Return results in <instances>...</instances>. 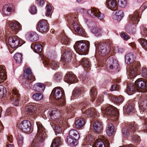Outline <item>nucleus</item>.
Wrapping results in <instances>:
<instances>
[{
  "instance_id": "obj_1",
  "label": "nucleus",
  "mask_w": 147,
  "mask_h": 147,
  "mask_svg": "<svg viewBox=\"0 0 147 147\" xmlns=\"http://www.w3.org/2000/svg\"><path fill=\"white\" fill-rule=\"evenodd\" d=\"M37 132L30 147H41L44 144V141L47 137L45 128L40 122L36 123Z\"/></svg>"
},
{
  "instance_id": "obj_2",
  "label": "nucleus",
  "mask_w": 147,
  "mask_h": 147,
  "mask_svg": "<svg viewBox=\"0 0 147 147\" xmlns=\"http://www.w3.org/2000/svg\"><path fill=\"white\" fill-rule=\"evenodd\" d=\"M88 105L87 101H84L82 103L76 104L74 107L69 105L66 109L67 112L69 113L73 111L75 109H80L83 116L85 117H88L92 116L95 117H97L98 113L95 109H88L85 110L84 108Z\"/></svg>"
},
{
  "instance_id": "obj_3",
  "label": "nucleus",
  "mask_w": 147,
  "mask_h": 147,
  "mask_svg": "<svg viewBox=\"0 0 147 147\" xmlns=\"http://www.w3.org/2000/svg\"><path fill=\"white\" fill-rule=\"evenodd\" d=\"M125 62L128 64H130V67L127 71L129 76L132 78L135 77L140 66L139 61H134L136 57L132 53H130L127 54L125 57Z\"/></svg>"
},
{
  "instance_id": "obj_4",
  "label": "nucleus",
  "mask_w": 147,
  "mask_h": 147,
  "mask_svg": "<svg viewBox=\"0 0 147 147\" xmlns=\"http://www.w3.org/2000/svg\"><path fill=\"white\" fill-rule=\"evenodd\" d=\"M62 88L59 87L54 88L51 92L54 98L58 100L57 102L53 105H57L58 106L63 107L66 104L64 93L62 91Z\"/></svg>"
},
{
  "instance_id": "obj_5",
  "label": "nucleus",
  "mask_w": 147,
  "mask_h": 147,
  "mask_svg": "<svg viewBox=\"0 0 147 147\" xmlns=\"http://www.w3.org/2000/svg\"><path fill=\"white\" fill-rule=\"evenodd\" d=\"M90 47V42L88 41H77L74 48L76 52L80 55L86 54Z\"/></svg>"
},
{
  "instance_id": "obj_6",
  "label": "nucleus",
  "mask_w": 147,
  "mask_h": 147,
  "mask_svg": "<svg viewBox=\"0 0 147 147\" xmlns=\"http://www.w3.org/2000/svg\"><path fill=\"white\" fill-rule=\"evenodd\" d=\"M102 111L104 116L110 118L112 120L117 119L118 117V111L116 108L111 105H107L102 109Z\"/></svg>"
},
{
  "instance_id": "obj_7",
  "label": "nucleus",
  "mask_w": 147,
  "mask_h": 147,
  "mask_svg": "<svg viewBox=\"0 0 147 147\" xmlns=\"http://www.w3.org/2000/svg\"><path fill=\"white\" fill-rule=\"evenodd\" d=\"M69 135L67 138L68 144L72 146L77 145L78 143V140L80 138L78 131L75 129H71L69 131Z\"/></svg>"
},
{
  "instance_id": "obj_8",
  "label": "nucleus",
  "mask_w": 147,
  "mask_h": 147,
  "mask_svg": "<svg viewBox=\"0 0 147 147\" xmlns=\"http://www.w3.org/2000/svg\"><path fill=\"white\" fill-rule=\"evenodd\" d=\"M138 126L135 122H131L128 124L127 127L124 128L122 130V136L123 138H126L132 134L134 133L137 130Z\"/></svg>"
},
{
  "instance_id": "obj_9",
  "label": "nucleus",
  "mask_w": 147,
  "mask_h": 147,
  "mask_svg": "<svg viewBox=\"0 0 147 147\" xmlns=\"http://www.w3.org/2000/svg\"><path fill=\"white\" fill-rule=\"evenodd\" d=\"M61 51L62 54L61 56L62 60L64 63H69L71 59L72 56V51L69 48L63 46Z\"/></svg>"
},
{
  "instance_id": "obj_10",
  "label": "nucleus",
  "mask_w": 147,
  "mask_h": 147,
  "mask_svg": "<svg viewBox=\"0 0 147 147\" xmlns=\"http://www.w3.org/2000/svg\"><path fill=\"white\" fill-rule=\"evenodd\" d=\"M38 105L35 103H32L27 104L25 109L26 113L29 115H31V117L35 119L36 113L37 112L38 109L37 107Z\"/></svg>"
},
{
  "instance_id": "obj_11",
  "label": "nucleus",
  "mask_w": 147,
  "mask_h": 147,
  "mask_svg": "<svg viewBox=\"0 0 147 147\" xmlns=\"http://www.w3.org/2000/svg\"><path fill=\"white\" fill-rule=\"evenodd\" d=\"M20 95L16 88H11V90H10V102L14 105L17 106L19 103L18 98Z\"/></svg>"
},
{
  "instance_id": "obj_12",
  "label": "nucleus",
  "mask_w": 147,
  "mask_h": 147,
  "mask_svg": "<svg viewBox=\"0 0 147 147\" xmlns=\"http://www.w3.org/2000/svg\"><path fill=\"white\" fill-rule=\"evenodd\" d=\"M96 51L101 56H103L108 54L110 49L109 45L104 43H100L97 47L96 46Z\"/></svg>"
},
{
  "instance_id": "obj_13",
  "label": "nucleus",
  "mask_w": 147,
  "mask_h": 147,
  "mask_svg": "<svg viewBox=\"0 0 147 147\" xmlns=\"http://www.w3.org/2000/svg\"><path fill=\"white\" fill-rule=\"evenodd\" d=\"M88 14L93 18H97L101 20L105 18L104 14L101 13L99 10L96 8H92L88 10Z\"/></svg>"
},
{
  "instance_id": "obj_14",
  "label": "nucleus",
  "mask_w": 147,
  "mask_h": 147,
  "mask_svg": "<svg viewBox=\"0 0 147 147\" xmlns=\"http://www.w3.org/2000/svg\"><path fill=\"white\" fill-rule=\"evenodd\" d=\"M61 107L58 106L57 105H53L52 108L53 109L51 112H49V114L50 118L53 120L56 119L57 122V119L59 117V110Z\"/></svg>"
},
{
  "instance_id": "obj_15",
  "label": "nucleus",
  "mask_w": 147,
  "mask_h": 147,
  "mask_svg": "<svg viewBox=\"0 0 147 147\" xmlns=\"http://www.w3.org/2000/svg\"><path fill=\"white\" fill-rule=\"evenodd\" d=\"M21 30V26L18 22L10 21V32L16 34Z\"/></svg>"
},
{
  "instance_id": "obj_16",
  "label": "nucleus",
  "mask_w": 147,
  "mask_h": 147,
  "mask_svg": "<svg viewBox=\"0 0 147 147\" xmlns=\"http://www.w3.org/2000/svg\"><path fill=\"white\" fill-rule=\"evenodd\" d=\"M107 64L110 69H113L114 71H117L119 67L118 61L113 57L108 59L107 61Z\"/></svg>"
},
{
  "instance_id": "obj_17",
  "label": "nucleus",
  "mask_w": 147,
  "mask_h": 147,
  "mask_svg": "<svg viewBox=\"0 0 147 147\" xmlns=\"http://www.w3.org/2000/svg\"><path fill=\"white\" fill-rule=\"evenodd\" d=\"M31 124L28 120H25L22 122L19 125V128L21 130L24 132H28L31 129Z\"/></svg>"
},
{
  "instance_id": "obj_18",
  "label": "nucleus",
  "mask_w": 147,
  "mask_h": 147,
  "mask_svg": "<svg viewBox=\"0 0 147 147\" xmlns=\"http://www.w3.org/2000/svg\"><path fill=\"white\" fill-rule=\"evenodd\" d=\"M139 107L143 112L147 111V97L141 96L139 100Z\"/></svg>"
},
{
  "instance_id": "obj_19",
  "label": "nucleus",
  "mask_w": 147,
  "mask_h": 147,
  "mask_svg": "<svg viewBox=\"0 0 147 147\" xmlns=\"http://www.w3.org/2000/svg\"><path fill=\"white\" fill-rule=\"evenodd\" d=\"M90 126L93 127L94 131L96 133H99L102 131V125L101 123L98 121L94 120L91 121Z\"/></svg>"
},
{
  "instance_id": "obj_20",
  "label": "nucleus",
  "mask_w": 147,
  "mask_h": 147,
  "mask_svg": "<svg viewBox=\"0 0 147 147\" xmlns=\"http://www.w3.org/2000/svg\"><path fill=\"white\" fill-rule=\"evenodd\" d=\"M47 23V20H45L40 21L38 24L37 30L41 33L46 32L48 28Z\"/></svg>"
},
{
  "instance_id": "obj_21",
  "label": "nucleus",
  "mask_w": 147,
  "mask_h": 147,
  "mask_svg": "<svg viewBox=\"0 0 147 147\" xmlns=\"http://www.w3.org/2000/svg\"><path fill=\"white\" fill-rule=\"evenodd\" d=\"M64 81L68 83H73L78 81L76 76L74 74L67 73L65 76Z\"/></svg>"
},
{
  "instance_id": "obj_22",
  "label": "nucleus",
  "mask_w": 147,
  "mask_h": 147,
  "mask_svg": "<svg viewBox=\"0 0 147 147\" xmlns=\"http://www.w3.org/2000/svg\"><path fill=\"white\" fill-rule=\"evenodd\" d=\"M136 87L143 89L144 91H147V84L142 79L139 78L135 82Z\"/></svg>"
},
{
  "instance_id": "obj_23",
  "label": "nucleus",
  "mask_w": 147,
  "mask_h": 147,
  "mask_svg": "<svg viewBox=\"0 0 147 147\" xmlns=\"http://www.w3.org/2000/svg\"><path fill=\"white\" fill-rule=\"evenodd\" d=\"M73 25L74 30L78 34L82 36H86L85 32L80 27L79 25L76 22H73Z\"/></svg>"
},
{
  "instance_id": "obj_24",
  "label": "nucleus",
  "mask_w": 147,
  "mask_h": 147,
  "mask_svg": "<svg viewBox=\"0 0 147 147\" xmlns=\"http://www.w3.org/2000/svg\"><path fill=\"white\" fill-rule=\"evenodd\" d=\"M19 43L20 41L17 36H10V47L12 48H17Z\"/></svg>"
},
{
  "instance_id": "obj_25",
  "label": "nucleus",
  "mask_w": 147,
  "mask_h": 147,
  "mask_svg": "<svg viewBox=\"0 0 147 147\" xmlns=\"http://www.w3.org/2000/svg\"><path fill=\"white\" fill-rule=\"evenodd\" d=\"M106 5L111 10L115 11L118 8L116 0H107Z\"/></svg>"
},
{
  "instance_id": "obj_26",
  "label": "nucleus",
  "mask_w": 147,
  "mask_h": 147,
  "mask_svg": "<svg viewBox=\"0 0 147 147\" xmlns=\"http://www.w3.org/2000/svg\"><path fill=\"white\" fill-rule=\"evenodd\" d=\"M129 21L134 24H137L139 21V18L138 11H135L133 15L129 16Z\"/></svg>"
},
{
  "instance_id": "obj_27",
  "label": "nucleus",
  "mask_w": 147,
  "mask_h": 147,
  "mask_svg": "<svg viewBox=\"0 0 147 147\" xmlns=\"http://www.w3.org/2000/svg\"><path fill=\"white\" fill-rule=\"evenodd\" d=\"M26 37L28 40L32 42L36 41L39 38L38 34L34 32H28L26 35Z\"/></svg>"
},
{
  "instance_id": "obj_28",
  "label": "nucleus",
  "mask_w": 147,
  "mask_h": 147,
  "mask_svg": "<svg viewBox=\"0 0 147 147\" xmlns=\"http://www.w3.org/2000/svg\"><path fill=\"white\" fill-rule=\"evenodd\" d=\"M24 77L26 79L32 80L33 81H34L35 80L34 77L32 74L31 70L29 68L25 69L24 71Z\"/></svg>"
},
{
  "instance_id": "obj_29",
  "label": "nucleus",
  "mask_w": 147,
  "mask_h": 147,
  "mask_svg": "<svg viewBox=\"0 0 147 147\" xmlns=\"http://www.w3.org/2000/svg\"><path fill=\"white\" fill-rule=\"evenodd\" d=\"M109 98L111 101L117 104H120L123 101V97L121 96H115L112 95H110L109 96Z\"/></svg>"
},
{
  "instance_id": "obj_30",
  "label": "nucleus",
  "mask_w": 147,
  "mask_h": 147,
  "mask_svg": "<svg viewBox=\"0 0 147 147\" xmlns=\"http://www.w3.org/2000/svg\"><path fill=\"white\" fill-rule=\"evenodd\" d=\"M6 76L5 67L2 65L0 66V83L6 79Z\"/></svg>"
},
{
  "instance_id": "obj_31",
  "label": "nucleus",
  "mask_w": 147,
  "mask_h": 147,
  "mask_svg": "<svg viewBox=\"0 0 147 147\" xmlns=\"http://www.w3.org/2000/svg\"><path fill=\"white\" fill-rule=\"evenodd\" d=\"M137 89L136 87L133 84H130L127 85V90L128 94H133Z\"/></svg>"
},
{
  "instance_id": "obj_32",
  "label": "nucleus",
  "mask_w": 147,
  "mask_h": 147,
  "mask_svg": "<svg viewBox=\"0 0 147 147\" xmlns=\"http://www.w3.org/2000/svg\"><path fill=\"white\" fill-rule=\"evenodd\" d=\"M59 39L62 43L65 45L68 44L69 42V39L65 35V33H63L59 36Z\"/></svg>"
},
{
  "instance_id": "obj_33",
  "label": "nucleus",
  "mask_w": 147,
  "mask_h": 147,
  "mask_svg": "<svg viewBox=\"0 0 147 147\" xmlns=\"http://www.w3.org/2000/svg\"><path fill=\"white\" fill-rule=\"evenodd\" d=\"M33 89L36 91L42 92L44 91L45 87L44 85L40 83H38L35 84L33 87Z\"/></svg>"
},
{
  "instance_id": "obj_34",
  "label": "nucleus",
  "mask_w": 147,
  "mask_h": 147,
  "mask_svg": "<svg viewBox=\"0 0 147 147\" xmlns=\"http://www.w3.org/2000/svg\"><path fill=\"white\" fill-rule=\"evenodd\" d=\"M46 64L50 65L51 68L53 69L56 70L59 67V63L55 61L51 60L47 61Z\"/></svg>"
},
{
  "instance_id": "obj_35",
  "label": "nucleus",
  "mask_w": 147,
  "mask_h": 147,
  "mask_svg": "<svg viewBox=\"0 0 147 147\" xmlns=\"http://www.w3.org/2000/svg\"><path fill=\"white\" fill-rule=\"evenodd\" d=\"M114 126L112 123H110L107 125L106 128L107 134L109 136H111L114 133Z\"/></svg>"
},
{
  "instance_id": "obj_36",
  "label": "nucleus",
  "mask_w": 147,
  "mask_h": 147,
  "mask_svg": "<svg viewBox=\"0 0 147 147\" xmlns=\"http://www.w3.org/2000/svg\"><path fill=\"white\" fill-rule=\"evenodd\" d=\"M31 48L34 49L35 52L37 53H41L42 50V45L39 43L33 44L31 45Z\"/></svg>"
},
{
  "instance_id": "obj_37",
  "label": "nucleus",
  "mask_w": 147,
  "mask_h": 147,
  "mask_svg": "<svg viewBox=\"0 0 147 147\" xmlns=\"http://www.w3.org/2000/svg\"><path fill=\"white\" fill-rule=\"evenodd\" d=\"M127 103L128 105L125 109V111L127 114H129L133 112L134 110V104L131 102V100L129 101Z\"/></svg>"
},
{
  "instance_id": "obj_38",
  "label": "nucleus",
  "mask_w": 147,
  "mask_h": 147,
  "mask_svg": "<svg viewBox=\"0 0 147 147\" xmlns=\"http://www.w3.org/2000/svg\"><path fill=\"white\" fill-rule=\"evenodd\" d=\"M90 94L91 101L93 102L97 94L96 88L95 87H93L90 89Z\"/></svg>"
},
{
  "instance_id": "obj_39",
  "label": "nucleus",
  "mask_w": 147,
  "mask_h": 147,
  "mask_svg": "<svg viewBox=\"0 0 147 147\" xmlns=\"http://www.w3.org/2000/svg\"><path fill=\"white\" fill-rule=\"evenodd\" d=\"M85 123L84 120L80 118L77 119L75 122V126L78 129H80L82 127Z\"/></svg>"
},
{
  "instance_id": "obj_40",
  "label": "nucleus",
  "mask_w": 147,
  "mask_h": 147,
  "mask_svg": "<svg viewBox=\"0 0 147 147\" xmlns=\"http://www.w3.org/2000/svg\"><path fill=\"white\" fill-rule=\"evenodd\" d=\"M82 66L85 68H89L90 66V63L88 59L82 58L81 61Z\"/></svg>"
},
{
  "instance_id": "obj_41",
  "label": "nucleus",
  "mask_w": 147,
  "mask_h": 147,
  "mask_svg": "<svg viewBox=\"0 0 147 147\" xmlns=\"http://www.w3.org/2000/svg\"><path fill=\"white\" fill-rule=\"evenodd\" d=\"M93 147H108L106 146L104 142L100 139L96 140Z\"/></svg>"
},
{
  "instance_id": "obj_42",
  "label": "nucleus",
  "mask_w": 147,
  "mask_h": 147,
  "mask_svg": "<svg viewBox=\"0 0 147 147\" xmlns=\"http://www.w3.org/2000/svg\"><path fill=\"white\" fill-rule=\"evenodd\" d=\"M51 126L54 130L56 135L59 134H61L62 132V130L61 127L57 124H53V123Z\"/></svg>"
},
{
  "instance_id": "obj_43",
  "label": "nucleus",
  "mask_w": 147,
  "mask_h": 147,
  "mask_svg": "<svg viewBox=\"0 0 147 147\" xmlns=\"http://www.w3.org/2000/svg\"><path fill=\"white\" fill-rule=\"evenodd\" d=\"M7 93L6 88L3 86L0 85V99L5 96Z\"/></svg>"
},
{
  "instance_id": "obj_44",
  "label": "nucleus",
  "mask_w": 147,
  "mask_h": 147,
  "mask_svg": "<svg viewBox=\"0 0 147 147\" xmlns=\"http://www.w3.org/2000/svg\"><path fill=\"white\" fill-rule=\"evenodd\" d=\"M13 57L16 63L20 64L21 63L22 59V55L21 53H16L14 55Z\"/></svg>"
},
{
  "instance_id": "obj_45",
  "label": "nucleus",
  "mask_w": 147,
  "mask_h": 147,
  "mask_svg": "<svg viewBox=\"0 0 147 147\" xmlns=\"http://www.w3.org/2000/svg\"><path fill=\"white\" fill-rule=\"evenodd\" d=\"M61 142L60 138L58 137L54 138L52 141L51 147H57L61 144Z\"/></svg>"
},
{
  "instance_id": "obj_46",
  "label": "nucleus",
  "mask_w": 147,
  "mask_h": 147,
  "mask_svg": "<svg viewBox=\"0 0 147 147\" xmlns=\"http://www.w3.org/2000/svg\"><path fill=\"white\" fill-rule=\"evenodd\" d=\"M92 32L94 34L95 36H97L101 35L102 32L100 29L97 27H94L91 30Z\"/></svg>"
},
{
  "instance_id": "obj_47",
  "label": "nucleus",
  "mask_w": 147,
  "mask_h": 147,
  "mask_svg": "<svg viewBox=\"0 0 147 147\" xmlns=\"http://www.w3.org/2000/svg\"><path fill=\"white\" fill-rule=\"evenodd\" d=\"M126 30L128 33L134 34L136 32V29L134 26H131V24H130L126 26Z\"/></svg>"
},
{
  "instance_id": "obj_48",
  "label": "nucleus",
  "mask_w": 147,
  "mask_h": 147,
  "mask_svg": "<svg viewBox=\"0 0 147 147\" xmlns=\"http://www.w3.org/2000/svg\"><path fill=\"white\" fill-rule=\"evenodd\" d=\"M138 41L141 44L142 47L146 50L147 51V40L142 38L139 39Z\"/></svg>"
},
{
  "instance_id": "obj_49",
  "label": "nucleus",
  "mask_w": 147,
  "mask_h": 147,
  "mask_svg": "<svg viewBox=\"0 0 147 147\" xmlns=\"http://www.w3.org/2000/svg\"><path fill=\"white\" fill-rule=\"evenodd\" d=\"M33 81L32 80L26 79L24 78L23 79V84L26 88H30L31 86V82Z\"/></svg>"
},
{
  "instance_id": "obj_50",
  "label": "nucleus",
  "mask_w": 147,
  "mask_h": 147,
  "mask_svg": "<svg viewBox=\"0 0 147 147\" xmlns=\"http://www.w3.org/2000/svg\"><path fill=\"white\" fill-rule=\"evenodd\" d=\"M33 99L36 101H40L43 98V95L39 93L34 94L33 96Z\"/></svg>"
},
{
  "instance_id": "obj_51",
  "label": "nucleus",
  "mask_w": 147,
  "mask_h": 147,
  "mask_svg": "<svg viewBox=\"0 0 147 147\" xmlns=\"http://www.w3.org/2000/svg\"><path fill=\"white\" fill-rule=\"evenodd\" d=\"M52 8V7L51 5L49 3L47 4L45 8L46 10V16H49L51 14Z\"/></svg>"
},
{
  "instance_id": "obj_52",
  "label": "nucleus",
  "mask_w": 147,
  "mask_h": 147,
  "mask_svg": "<svg viewBox=\"0 0 147 147\" xmlns=\"http://www.w3.org/2000/svg\"><path fill=\"white\" fill-rule=\"evenodd\" d=\"M9 12V5L8 4L5 5L3 7V12L5 16L8 15Z\"/></svg>"
},
{
  "instance_id": "obj_53",
  "label": "nucleus",
  "mask_w": 147,
  "mask_h": 147,
  "mask_svg": "<svg viewBox=\"0 0 147 147\" xmlns=\"http://www.w3.org/2000/svg\"><path fill=\"white\" fill-rule=\"evenodd\" d=\"M132 139L133 141L136 143V144H138L140 140V137L138 135L134 134L132 136Z\"/></svg>"
},
{
  "instance_id": "obj_54",
  "label": "nucleus",
  "mask_w": 147,
  "mask_h": 147,
  "mask_svg": "<svg viewBox=\"0 0 147 147\" xmlns=\"http://www.w3.org/2000/svg\"><path fill=\"white\" fill-rule=\"evenodd\" d=\"M126 0H118V3L119 7L121 8H124L127 5Z\"/></svg>"
},
{
  "instance_id": "obj_55",
  "label": "nucleus",
  "mask_w": 147,
  "mask_h": 147,
  "mask_svg": "<svg viewBox=\"0 0 147 147\" xmlns=\"http://www.w3.org/2000/svg\"><path fill=\"white\" fill-rule=\"evenodd\" d=\"M81 93V90L80 88H78L74 90L73 92L72 96L75 97L79 96Z\"/></svg>"
},
{
  "instance_id": "obj_56",
  "label": "nucleus",
  "mask_w": 147,
  "mask_h": 147,
  "mask_svg": "<svg viewBox=\"0 0 147 147\" xmlns=\"http://www.w3.org/2000/svg\"><path fill=\"white\" fill-rule=\"evenodd\" d=\"M141 74L142 77L147 79V69L146 67L142 68Z\"/></svg>"
},
{
  "instance_id": "obj_57",
  "label": "nucleus",
  "mask_w": 147,
  "mask_h": 147,
  "mask_svg": "<svg viewBox=\"0 0 147 147\" xmlns=\"http://www.w3.org/2000/svg\"><path fill=\"white\" fill-rule=\"evenodd\" d=\"M94 139L91 134H89L87 135L85 139L86 142H87L88 143H90L94 141Z\"/></svg>"
},
{
  "instance_id": "obj_58",
  "label": "nucleus",
  "mask_w": 147,
  "mask_h": 147,
  "mask_svg": "<svg viewBox=\"0 0 147 147\" xmlns=\"http://www.w3.org/2000/svg\"><path fill=\"white\" fill-rule=\"evenodd\" d=\"M62 78V75L61 73H57L55 74V79L57 82H59L61 80Z\"/></svg>"
},
{
  "instance_id": "obj_59",
  "label": "nucleus",
  "mask_w": 147,
  "mask_h": 147,
  "mask_svg": "<svg viewBox=\"0 0 147 147\" xmlns=\"http://www.w3.org/2000/svg\"><path fill=\"white\" fill-rule=\"evenodd\" d=\"M29 11L32 14H35L37 11L36 7L34 5L32 6Z\"/></svg>"
},
{
  "instance_id": "obj_60",
  "label": "nucleus",
  "mask_w": 147,
  "mask_h": 147,
  "mask_svg": "<svg viewBox=\"0 0 147 147\" xmlns=\"http://www.w3.org/2000/svg\"><path fill=\"white\" fill-rule=\"evenodd\" d=\"M119 88V86L117 84L112 85L111 88L110 90L111 91L117 90Z\"/></svg>"
},
{
  "instance_id": "obj_61",
  "label": "nucleus",
  "mask_w": 147,
  "mask_h": 147,
  "mask_svg": "<svg viewBox=\"0 0 147 147\" xmlns=\"http://www.w3.org/2000/svg\"><path fill=\"white\" fill-rule=\"evenodd\" d=\"M145 123L144 126V130L147 131V116H144L143 118Z\"/></svg>"
},
{
  "instance_id": "obj_62",
  "label": "nucleus",
  "mask_w": 147,
  "mask_h": 147,
  "mask_svg": "<svg viewBox=\"0 0 147 147\" xmlns=\"http://www.w3.org/2000/svg\"><path fill=\"white\" fill-rule=\"evenodd\" d=\"M103 95H101L98 97L96 100V101L97 103L98 104V105H99V103L100 104L103 101Z\"/></svg>"
},
{
  "instance_id": "obj_63",
  "label": "nucleus",
  "mask_w": 147,
  "mask_h": 147,
  "mask_svg": "<svg viewBox=\"0 0 147 147\" xmlns=\"http://www.w3.org/2000/svg\"><path fill=\"white\" fill-rule=\"evenodd\" d=\"M124 50L125 49H124L121 48H119L118 47H116L115 48V50L116 52L117 51L121 53H122L124 52Z\"/></svg>"
},
{
  "instance_id": "obj_64",
  "label": "nucleus",
  "mask_w": 147,
  "mask_h": 147,
  "mask_svg": "<svg viewBox=\"0 0 147 147\" xmlns=\"http://www.w3.org/2000/svg\"><path fill=\"white\" fill-rule=\"evenodd\" d=\"M141 33L144 36L147 35V29L144 27H142L141 29Z\"/></svg>"
}]
</instances>
